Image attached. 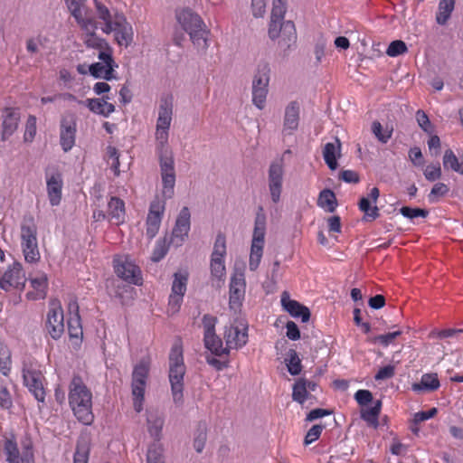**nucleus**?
Wrapping results in <instances>:
<instances>
[{"label": "nucleus", "instance_id": "30", "mask_svg": "<svg viewBox=\"0 0 463 463\" xmlns=\"http://www.w3.org/2000/svg\"><path fill=\"white\" fill-rule=\"evenodd\" d=\"M70 317L68 319V332L71 338L81 340L83 331L80 323L79 306L76 300L69 304Z\"/></svg>", "mask_w": 463, "mask_h": 463}, {"label": "nucleus", "instance_id": "20", "mask_svg": "<svg viewBox=\"0 0 463 463\" xmlns=\"http://www.w3.org/2000/svg\"><path fill=\"white\" fill-rule=\"evenodd\" d=\"M165 212V202L156 198L151 202L149 206L148 214L146 217V233L150 239L154 238L157 233L162 217Z\"/></svg>", "mask_w": 463, "mask_h": 463}, {"label": "nucleus", "instance_id": "7", "mask_svg": "<svg viewBox=\"0 0 463 463\" xmlns=\"http://www.w3.org/2000/svg\"><path fill=\"white\" fill-rule=\"evenodd\" d=\"M23 378L24 385L33 393L34 398L41 402L45 400L44 376L42 365L32 357H27L23 363Z\"/></svg>", "mask_w": 463, "mask_h": 463}, {"label": "nucleus", "instance_id": "34", "mask_svg": "<svg viewBox=\"0 0 463 463\" xmlns=\"http://www.w3.org/2000/svg\"><path fill=\"white\" fill-rule=\"evenodd\" d=\"M341 155V142L338 138H335V142L326 143L323 149V157L331 170H335L337 167V158Z\"/></svg>", "mask_w": 463, "mask_h": 463}, {"label": "nucleus", "instance_id": "11", "mask_svg": "<svg viewBox=\"0 0 463 463\" xmlns=\"http://www.w3.org/2000/svg\"><path fill=\"white\" fill-rule=\"evenodd\" d=\"M113 269L118 278L129 284L141 285L143 282L141 269L129 255L114 256Z\"/></svg>", "mask_w": 463, "mask_h": 463}, {"label": "nucleus", "instance_id": "41", "mask_svg": "<svg viewBox=\"0 0 463 463\" xmlns=\"http://www.w3.org/2000/svg\"><path fill=\"white\" fill-rule=\"evenodd\" d=\"M442 161L445 168L463 175V156L458 157L451 149H447Z\"/></svg>", "mask_w": 463, "mask_h": 463}, {"label": "nucleus", "instance_id": "18", "mask_svg": "<svg viewBox=\"0 0 463 463\" xmlns=\"http://www.w3.org/2000/svg\"><path fill=\"white\" fill-rule=\"evenodd\" d=\"M86 0H66L67 6L82 30H93L96 22L85 5Z\"/></svg>", "mask_w": 463, "mask_h": 463}, {"label": "nucleus", "instance_id": "8", "mask_svg": "<svg viewBox=\"0 0 463 463\" xmlns=\"http://www.w3.org/2000/svg\"><path fill=\"white\" fill-rule=\"evenodd\" d=\"M150 372V361L148 358L141 359L134 366L132 372L131 392L133 397V406L137 412L143 410L145 400V392L146 382Z\"/></svg>", "mask_w": 463, "mask_h": 463}, {"label": "nucleus", "instance_id": "62", "mask_svg": "<svg viewBox=\"0 0 463 463\" xmlns=\"http://www.w3.org/2000/svg\"><path fill=\"white\" fill-rule=\"evenodd\" d=\"M90 449L87 446L78 444L74 454V463H88Z\"/></svg>", "mask_w": 463, "mask_h": 463}, {"label": "nucleus", "instance_id": "22", "mask_svg": "<svg viewBox=\"0 0 463 463\" xmlns=\"http://www.w3.org/2000/svg\"><path fill=\"white\" fill-rule=\"evenodd\" d=\"M190 217L188 207H184L179 213L172 232L171 241L176 246L182 244L184 238L188 236L190 231Z\"/></svg>", "mask_w": 463, "mask_h": 463}, {"label": "nucleus", "instance_id": "3", "mask_svg": "<svg viewBox=\"0 0 463 463\" xmlns=\"http://www.w3.org/2000/svg\"><path fill=\"white\" fill-rule=\"evenodd\" d=\"M97 15L103 22L101 30L104 33H115V39L119 45L128 46L132 41V27L126 17L118 12L111 14L109 8L95 0Z\"/></svg>", "mask_w": 463, "mask_h": 463}, {"label": "nucleus", "instance_id": "54", "mask_svg": "<svg viewBox=\"0 0 463 463\" xmlns=\"http://www.w3.org/2000/svg\"><path fill=\"white\" fill-rule=\"evenodd\" d=\"M226 255V239L224 234L219 233L216 236L213 250L211 257L223 258Z\"/></svg>", "mask_w": 463, "mask_h": 463}, {"label": "nucleus", "instance_id": "29", "mask_svg": "<svg viewBox=\"0 0 463 463\" xmlns=\"http://www.w3.org/2000/svg\"><path fill=\"white\" fill-rule=\"evenodd\" d=\"M20 121V113L16 109L6 108L3 116L2 140H7L17 129Z\"/></svg>", "mask_w": 463, "mask_h": 463}, {"label": "nucleus", "instance_id": "40", "mask_svg": "<svg viewBox=\"0 0 463 463\" xmlns=\"http://www.w3.org/2000/svg\"><path fill=\"white\" fill-rule=\"evenodd\" d=\"M382 410V402L377 401L374 405L369 409L363 410L361 411V418L366 421V423L373 427V429H377L379 426V415Z\"/></svg>", "mask_w": 463, "mask_h": 463}, {"label": "nucleus", "instance_id": "55", "mask_svg": "<svg viewBox=\"0 0 463 463\" xmlns=\"http://www.w3.org/2000/svg\"><path fill=\"white\" fill-rule=\"evenodd\" d=\"M203 338H210L215 333L217 317L211 315H204L203 317Z\"/></svg>", "mask_w": 463, "mask_h": 463}, {"label": "nucleus", "instance_id": "59", "mask_svg": "<svg viewBox=\"0 0 463 463\" xmlns=\"http://www.w3.org/2000/svg\"><path fill=\"white\" fill-rule=\"evenodd\" d=\"M400 213L402 216L408 219H414L417 217L426 218L429 215V212L425 209L411 208L409 206H403L400 209Z\"/></svg>", "mask_w": 463, "mask_h": 463}, {"label": "nucleus", "instance_id": "36", "mask_svg": "<svg viewBox=\"0 0 463 463\" xmlns=\"http://www.w3.org/2000/svg\"><path fill=\"white\" fill-rule=\"evenodd\" d=\"M440 383L437 373H424L420 382L412 384L414 392L428 391L432 392L439 388Z\"/></svg>", "mask_w": 463, "mask_h": 463}, {"label": "nucleus", "instance_id": "14", "mask_svg": "<svg viewBox=\"0 0 463 463\" xmlns=\"http://www.w3.org/2000/svg\"><path fill=\"white\" fill-rule=\"evenodd\" d=\"M99 62L89 66V72L96 79L110 80L115 78L114 68L118 67L112 57V51H101L98 54Z\"/></svg>", "mask_w": 463, "mask_h": 463}, {"label": "nucleus", "instance_id": "46", "mask_svg": "<svg viewBox=\"0 0 463 463\" xmlns=\"http://www.w3.org/2000/svg\"><path fill=\"white\" fill-rule=\"evenodd\" d=\"M207 439V426L205 422H200L197 426V430L195 431L194 439V448L198 452L201 453L203 449Z\"/></svg>", "mask_w": 463, "mask_h": 463}, {"label": "nucleus", "instance_id": "56", "mask_svg": "<svg viewBox=\"0 0 463 463\" xmlns=\"http://www.w3.org/2000/svg\"><path fill=\"white\" fill-rule=\"evenodd\" d=\"M425 178L430 182H435L441 177L442 171L439 163L427 165L423 171Z\"/></svg>", "mask_w": 463, "mask_h": 463}, {"label": "nucleus", "instance_id": "39", "mask_svg": "<svg viewBox=\"0 0 463 463\" xmlns=\"http://www.w3.org/2000/svg\"><path fill=\"white\" fill-rule=\"evenodd\" d=\"M317 205L324 209L326 212H335L337 206V201L335 193L330 189L322 190L317 198Z\"/></svg>", "mask_w": 463, "mask_h": 463}, {"label": "nucleus", "instance_id": "1", "mask_svg": "<svg viewBox=\"0 0 463 463\" xmlns=\"http://www.w3.org/2000/svg\"><path fill=\"white\" fill-rule=\"evenodd\" d=\"M174 97L165 94L160 98L158 117L156 125V150L159 157L163 194L171 198L175 184V171L173 153L168 146L169 129L173 120Z\"/></svg>", "mask_w": 463, "mask_h": 463}, {"label": "nucleus", "instance_id": "10", "mask_svg": "<svg viewBox=\"0 0 463 463\" xmlns=\"http://www.w3.org/2000/svg\"><path fill=\"white\" fill-rule=\"evenodd\" d=\"M21 247L26 262L35 263L40 260L37 226L32 217L24 219L21 225Z\"/></svg>", "mask_w": 463, "mask_h": 463}, {"label": "nucleus", "instance_id": "38", "mask_svg": "<svg viewBox=\"0 0 463 463\" xmlns=\"http://www.w3.org/2000/svg\"><path fill=\"white\" fill-rule=\"evenodd\" d=\"M97 27L93 30H83L85 32V36L83 38L84 43L89 48L97 49L99 52L101 51H111L108 43L99 37H98L95 33Z\"/></svg>", "mask_w": 463, "mask_h": 463}, {"label": "nucleus", "instance_id": "19", "mask_svg": "<svg viewBox=\"0 0 463 463\" xmlns=\"http://www.w3.org/2000/svg\"><path fill=\"white\" fill-rule=\"evenodd\" d=\"M283 162L279 160L273 162L269 169V190L271 200L274 203H278L280 200L283 183Z\"/></svg>", "mask_w": 463, "mask_h": 463}, {"label": "nucleus", "instance_id": "9", "mask_svg": "<svg viewBox=\"0 0 463 463\" xmlns=\"http://www.w3.org/2000/svg\"><path fill=\"white\" fill-rule=\"evenodd\" d=\"M261 212L262 208L260 207V213H257L255 218L249 258V269L251 271L258 269L263 256L266 233V217Z\"/></svg>", "mask_w": 463, "mask_h": 463}, {"label": "nucleus", "instance_id": "5", "mask_svg": "<svg viewBox=\"0 0 463 463\" xmlns=\"http://www.w3.org/2000/svg\"><path fill=\"white\" fill-rule=\"evenodd\" d=\"M175 18L182 29L186 32L192 43L198 49H206L207 33L203 19L190 8L176 10Z\"/></svg>", "mask_w": 463, "mask_h": 463}, {"label": "nucleus", "instance_id": "2", "mask_svg": "<svg viewBox=\"0 0 463 463\" xmlns=\"http://www.w3.org/2000/svg\"><path fill=\"white\" fill-rule=\"evenodd\" d=\"M68 400L77 420L84 425L92 424V392L79 375H74L70 383Z\"/></svg>", "mask_w": 463, "mask_h": 463}, {"label": "nucleus", "instance_id": "42", "mask_svg": "<svg viewBox=\"0 0 463 463\" xmlns=\"http://www.w3.org/2000/svg\"><path fill=\"white\" fill-rule=\"evenodd\" d=\"M455 7V0H439L436 21L439 24L444 25L450 18Z\"/></svg>", "mask_w": 463, "mask_h": 463}, {"label": "nucleus", "instance_id": "28", "mask_svg": "<svg viewBox=\"0 0 463 463\" xmlns=\"http://www.w3.org/2000/svg\"><path fill=\"white\" fill-rule=\"evenodd\" d=\"M108 220L115 225H120L125 222V202L117 196H111L107 206Z\"/></svg>", "mask_w": 463, "mask_h": 463}, {"label": "nucleus", "instance_id": "61", "mask_svg": "<svg viewBox=\"0 0 463 463\" xmlns=\"http://www.w3.org/2000/svg\"><path fill=\"white\" fill-rule=\"evenodd\" d=\"M13 404L12 398L7 387L3 381H0V407L9 409Z\"/></svg>", "mask_w": 463, "mask_h": 463}, {"label": "nucleus", "instance_id": "50", "mask_svg": "<svg viewBox=\"0 0 463 463\" xmlns=\"http://www.w3.org/2000/svg\"><path fill=\"white\" fill-rule=\"evenodd\" d=\"M210 268H211V273H212L213 277H215V278L221 279L225 276L226 269H225L223 258L211 257Z\"/></svg>", "mask_w": 463, "mask_h": 463}, {"label": "nucleus", "instance_id": "51", "mask_svg": "<svg viewBox=\"0 0 463 463\" xmlns=\"http://www.w3.org/2000/svg\"><path fill=\"white\" fill-rule=\"evenodd\" d=\"M107 156H108V163L110 165V167L112 171L114 172V175L118 176L119 175V154L116 147L109 146L107 148Z\"/></svg>", "mask_w": 463, "mask_h": 463}, {"label": "nucleus", "instance_id": "63", "mask_svg": "<svg viewBox=\"0 0 463 463\" xmlns=\"http://www.w3.org/2000/svg\"><path fill=\"white\" fill-rule=\"evenodd\" d=\"M323 430V427L321 425H314L310 428L305 437V444L309 445L319 439Z\"/></svg>", "mask_w": 463, "mask_h": 463}, {"label": "nucleus", "instance_id": "27", "mask_svg": "<svg viewBox=\"0 0 463 463\" xmlns=\"http://www.w3.org/2000/svg\"><path fill=\"white\" fill-rule=\"evenodd\" d=\"M278 45L283 51L289 49L297 42V31L292 21L279 24ZM277 40V38L275 39Z\"/></svg>", "mask_w": 463, "mask_h": 463}, {"label": "nucleus", "instance_id": "52", "mask_svg": "<svg viewBox=\"0 0 463 463\" xmlns=\"http://www.w3.org/2000/svg\"><path fill=\"white\" fill-rule=\"evenodd\" d=\"M146 463H164L163 449L160 444H152L147 450Z\"/></svg>", "mask_w": 463, "mask_h": 463}, {"label": "nucleus", "instance_id": "37", "mask_svg": "<svg viewBox=\"0 0 463 463\" xmlns=\"http://www.w3.org/2000/svg\"><path fill=\"white\" fill-rule=\"evenodd\" d=\"M204 346L208 349L213 354L216 356L229 355V348L223 346L222 340L216 335V333L213 334V336L210 338H203Z\"/></svg>", "mask_w": 463, "mask_h": 463}, {"label": "nucleus", "instance_id": "58", "mask_svg": "<svg viewBox=\"0 0 463 463\" xmlns=\"http://www.w3.org/2000/svg\"><path fill=\"white\" fill-rule=\"evenodd\" d=\"M168 251V244L165 240L158 241L156 243L155 249L153 250L151 260L154 262L160 261Z\"/></svg>", "mask_w": 463, "mask_h": 463}, {"label": "nucleus", "instance_id": "33", "mask_svg": "<svg viewBox=\"0 0 463 463\" xmlns=\"http://www.w3.org/2000/svg\"><path fill=\"white\" fill-rule=\"evenodd\" d=\"M30 289L26 298L30 300H39L43 299L46 297L47 287H48V279L46 275L42 274L36 278H33L30 279Z\"/></svg>", "mask_w": 463, "mask_h": 463}, {"label": "nucleus", "instance_id": "23", "mask_svg": "<svg viewBox=\"0 0 463 463\" xmlns=\"http://www.w3.org/2000/svg\"><path fill=\"white\" fill-rule=\"evenodd\" d=\"M287 11L286 3L283 0H273L270 22L269 24L268 34L271 40L279 37V24L284 23V17Z\"/></svg>", "mask_w": 463, "mask_h": 463}, {"label": "nucleus", "instance_id": "21", "mask_svg": "<svg viewBox=\"0 0 463 463\" xmlns=\"http://www.w3.org/2000/svg\"><path fill=\"white\" fill-rule=\"evenodd\" d=\"M380 196V191L377 187H373L370 191L369 197H362L358 203V207L364 213V221L373 222L380 216L379 208L376 205Z\"/></svg>", "mask_w": 463, "mask_h": 463}, {"label": "nucleus", "instance_id": "24", "mask_svg": "<svg viewBox=\"0 0 463 463\" xmlns=\"http://www.w3.org/2000/svg\"><path fill=\"white\" fill-rule=\"evenodd\" d=\"M62 185V176L59 171L46 175L47 194L52 206L59 205L61 201Z\"/></svg>", "mask_w": 463, "mask_h": 463}, {"label": "nucleus", "instance_id": "26", "mask_svg": "<svg viewBox=\"0 0 463 463\" xmlns=\"http://www.w3.org/2000/svg\"><path fill=\"white\" fill-rule=\"evenodd\" d=\"M245 279L242 274L234 275L230 283V307L238 308L241 306L245 295Z\"/></svg>", "mask_w": 463, "mask_h": 463}, {"label": "nucleus", "instance_id": "35", "mask_svg": "<svg viewBox=\"0 0 463 463\" xmlns=\"http://www.w3.org/2000/svg\"><path fill=\"white\" fill-rule=\"evenodd\" d=\"M75 124L62 122L61 126L60 143L64 152H68L75 144Z\"/></svg>", "mask_w": 463, "mask_h": 463}, {"label": "nucleus", "instance_id": "44", "mask_svg": "<svg viewBox=\"0 0 463 463\" xmlns=\"http://www.w3.org/2000/svg\"><path fill=\"white\" fill-rule=\"evenodd\" d=\"M311 397L312 395L308 392L307 387L305 386V378H298L293 385V401L303 405L306 402V401H307Z\"/></svg>", "mask_w": 463, "mask_h": 463}, {"label": "nucleus", "instance_id": "17", "mask_svg": "<svg viewBox=\"0 0 463 463\" xmlns=\"http://www.w3.org/2000/svg\"><path fill=\"white\" fill-rule=\"evenodd\" d=\"M223 338L226 347L231 349H240L248 342V326L242 322L234 323L225 328Z\"/></svg>", "mask_w": 463, "mask_h": 463}, {"label": "nucleus", "instance_id": "6", "mask_svg": "<svg viewBox=\"0 0 463 463\" xmlns=\"http://www.w3.org/2000/svg\"><path fill=\"white\" fill-rule=\"evenodd\" d=\"M2 450L7 463H34L33 443L30 437H24L18 444L14 434L5 436Z\"/></svg>", "mask_w": 463, "mask_h": 463}, {"label": "nucleus", "instance_id": "47", "mask_svg": "<svg viewBox=\"0 0 463 463\" xmlns=\"http://www.w3.org/2000/svg\"><path fill=\"white\" fill-rule=\"evenodd\" d=\"M286 364L288 371L291 375H298L302 370L301 361L298 355V353L290 349L288 353V358H286Z\"/></svg>", "mask_w": 463, "mask_h": 463}, {"label": "nucleus", "instance_id": "57", "mask_svg": "<svg viewBox=\"0 0 463 463\" xmlns=\"http://www.w3.org/2000/svg\"><path fill=\"white\" fill-rule=\"evenodd\" d=\"M36 135V117L30 115L26 120L24 139L32 142Z\"/></svg>", "mask_w": 463, "mask_h": 463}, {"label": "nucleus", "instance_id": "15", "mask_svg": "<svg viewBox=\"0 0 463 463\" xmlns=\"http://www.w3.org/2000/svg\"><path fill=\"white\" fill-rule=\"evenodd\" d=\"M46 329L53 339H59L64 332L63 310L58 300L50 302Z\"/></svg>", "mask_w": 463, "mask_h": 463}, {"label": "nucleus", "instance_id": "4", "mask_svg": "<svg viewBox=\"0 0 463 463\" xmlns=\"http://www.w3.org/2000/svg\"><path fill=\"white\" fill-rule=\"evenodd\" d=\"M186 366L184 361V350L181 339H177L169 353L168 378L174 402L182 404L184 399V378Z\"/></svg>", "mask_w": 463, "mask_h": 463}, {"label": "nucleus", "instance_id": "64", "mask_svg": "<svg viewBox=\"0 0 463 463\" xmlns=\"http://www.w3.org/2000/svg\"><path fill=\"white\" fill-rule=\"evenodd\" d=\"M354 399L361 406H365L373 401V394L368 390H358L354 393Z\"/></svg>", "mask_w": 463, "mask_h": 463}, {"label": "nucleus", "instance_id": "25", "mask_svg": "<svg viewBox=\"0 0 463 463\" xmlns=\"http://www.w3.org/2000/svg\"><path fill=\"white\" fill-rule=\"evenodd\" d=\"M281 304L284 309L295 318H301L303 323H306L310 318L309 309L298 302L297 300L290 299L288 292H283L281 295Z\"/></svg>", "mask_w": 463, "mask_h": 463}, {"label": "nucleus", "instance_id": "43", "mask_svg": "<svg viewBox=\"0 0 463 463\" xmlns=\"http://www.w3.org/2000/svg\"><path fill=\"white\" fill-rule=\"evenodd\" d=\"M164 419L156 413H150L147 417V430L151 437L159 440L162 436Z\"/></svg>", "mask_w": 463, "mask_h": 463}, {"label": "nucleus", "instance_id": "12", "mask_svg": "<svg viewBox=\"0 0 463 463\" xmlns=\"http://www.w3.org/2000/svg\"><path fill=\"white\" fill-rule=\"evenodd\" d=\"M269 65L267 62L258 64L256 74L252 80V102L260 109L265 106L269 82Z\"/></svg>", "mask_w": 463, "mask_h": 463}, {"label": "nucleus", "instance_id": "45", "mask_svg": "<svg viewBox=\"0 0 463 463\" xmlns=\"http://www.w3.org/2000/svg\"><path fill=\"white\" fill-rule=\"evenodd\" d=\"M11 352L8 346L0 341V372L7 376L11 371Z\"/></svg>", "mask_w": 463, "mask_h": 463}, {"label": "nucleus", "instance_id": "31", "mask_svg": "<svg viewBox=\"0 0 463 463\" xmlns=\"http://www.w3.org/2000/svg\"><path fill=\"white\" fill-rule=\"evenodd\" d=\"M299 124V104L297 101L290 102L285 109L283 133L291 135L298 129Z\"/></svg>", "mask_w": 463, "mask_h": 463}, {"label": "nucleus", "instance_id": "16", "mask_svg": "<svg viewBox=\"0 0 463 463\" xmlns=\"http://www.w3.org/2000/svg\"><path fill=\"white\" fill-rule=\"evenodd\" d=\"M26 282V278L23 266L20 262H14L8 269L0 276V288L5 291L14 289H24Z\"/></svg>", "mask_w": 463, "mask_h": 463}, {"label": "nucleus", "instance_id": "32", "mask_svg": "<svg viewBox=\"0 0 463 463\" xmlns=\"http://www.w3.org/2000/svg\"><path fill=\"white\" fill-rule=\"evenodd\" d=\"M109 99L110 98L106 95L101 98L87 99L85 104L91 112L108 118L116 109L115 106L109 102Z\"/></svg>", "mask_w": 463, "mask_h": 463}, {"label": "nucleus", "instance_id": "49", "mask_svg": "<svg viewBox=\"0 0 463 463\" xmlns=\"http://www.w3.org/2000/svg\"><path fill=\"white\" fill-rule=\"evenodd\" d=\"M449 192V187L444 183H436L431 188L428 198L430 203H436L440 197L445 196Z\"/></svg>", "mask_w": 463, "mask_h": 463}, {"label": "nucleus", "instance_id": "53", "mask_svg": "<svg viewBox=\"0 0 463 463\" xmlns=\"http://www.w3.org/2000/svg\"><path fill=\"white\" fill-rule=\"evenodd\" d=\"M408 52V48L406 43L402 40L392 41L387 50L386 54L390 57H397L401 54L406 53Z\"/></svg>", "mask_w": 463, "mask_h": 463}, {"label": "nucleus", "instance_id": "60", "mask_svg": "<svg viewBox=\"0 0 463 463\" xmlns=\"http://www.w3.org/2000/svg\"><path fill=\"white\" fill-rule=\"evenodd\" d=\"M416 120L419 124V126L420 127V128L428 133V134H431L433 132V126L428 117V115L421 109H419L417 112H416Z\"/></svg>", "mask_w": 463, "mask_h": 463}, {"label": "nucleus", "instance_id": "13", "mask_svg": "<svg viewBox=\"0 0 463 463\" xmlns=\"http://www.w3.org/2000/svg\"><path fill=\"white\" fill-rule=\"evenodd\" d=\"M187 282L188 273L186 271H179L174 274L171 294L168 299V313L173 315L179 311L186 292Z\"/></svg>", "mask_w": 463, "mask_h": 463}, {"label": "nucleus", "instance_id": "48", "mask_svg": "<svg viewBox=\"0 0 463 463\" xmlns=\"http://www.w3.org/2000/svg\"><path fill=\"white\" fill-rule=\"evenodd\" d=\"M372 131L380 142L385 144L392 137L393 129L391 128L390 129L386 128L383 130L379 121H373L372 124Z\"/></svg>", "mask_w": 463, "mask_h": 463}]
</instances>
